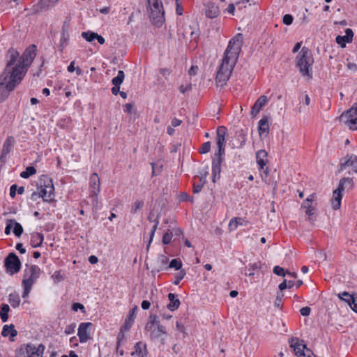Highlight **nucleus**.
Wrapping results in <instances>:
<instances>
[{
  "label": "nucleus",
  "mask_w": 357,
  "mask_h": 357,
  "mask_svg": "<svg viewBox=\"0 0 357 357\" xmlns=\"http://www.w3.org/2000/svg\"><path fill=\"white\" fill-rule=\"evenodd\" d=\"M243 43L242 33H237L229 40L216 73L215 82L218 86L222 87L227 84L238 61Z\"/></svg>",
  "instance_id": "1"
},
{
  "label": "nucleus",
  "mask_w": 357,
  "mask_h": 357,
  "mask_svg": "<svg viewBox=\"0 0 357 357\" xmlns=\"http://www.w3.org/2000/svg\"><path fill=\"white\" fill-rule=\"evenodd\" d=\"M36 56L35 45L29 46L21 56L17 50L10 48L6 56V68L23 79Z\"/></svg>",
  "instance_id": "2"
},
{
  "label": "nucleus",
  "mask_w": 357,
  "mask_h": 357,
  "mask_svg": "<svg viewBox=\"0 0 357 357\" xmlns=\"http://www.w3.org/2000/svg\"><path fill=\"white\" fill-rule=\"evenodd\" d=\"M22 78L5 67L0 75V102H3Z\"/></svg>",
  "instance_id": "3"
},
{
  "label": "nucleus",
  "mask_w": 357,
  "mask_h": 357,
  "mask_svg": "<svg viewBox=\"0 0 357 357\" xmlns=\"http://www.w3.org/2000/svg\"><path fill=\"white\" fill-rule=\"evenodd\" d=\"M296 66L304 77H312L314 59L311 51L306 47H302L296 58Z\"/></svg>",
  "instance_id": "4"
},
{
  "label": "nucleus",
  "mask_w": 357,
  "mask_h": 357,
  "mask_svg": "<svg viewBox=\"0 0 357 357\" xmlns=\"http://www.w3.org/2000/svg\"><path fill=\"white\" fill-rule=\"evenodd\" d=\"M40 268L38 266L26 264L22 281V285L24 289L22 293L23 298L29 296L33 285L40 278Z\"/></svg>",
  "instance_id": "5"
},
{
  "label": "nucleus",
  "mask_w": 357,
  "mask_h": 357,
  "mask_svg": "<svg viewBox=\"0 0 357 357\" xmlns=\"http://www.w3.org/2000/svg\"><path fill=\"white\" fill-rule=\"evenodd\" d=\"M150 18L155 26L160 27L162 25L165 21V11L162 3L159 0H153Z\"/></svg>",
  "instance_id": "6"
},
{
  "label": "nucleus",
  "mask_w": 357,
  "mask_h": 357,
  "mask_svg": "<svg viewBox=\"0 0 357 357\" xmlns=\"http://www.w3.org/2000/svg\"><path fill=\"white\" fill-rule=\"evenodd\" d=\"M54 187L51 178L44 176L43 178L40 179L39 196L43 198L44 202H50L54 195Z\"/></svg>",
  "instance_id": "7"
},
{
  "label": "nucleus",
  "mask_w": 357,
  "mask_h": 357,
  "mask_svg": "<svg viewBox=\"0 0 357 357\" xmlns=\"http://www.w3.org/2000/svg\"><path fill=\"white\" fill-rule=\"evenodd\" d=\"M54 187L51 178L44 176L43 178L40 179L39 196L43 198L44 202H50L54 195Z\"/></svg>",
  "instance_id": "8"
},
{
  "label": "nucleus",
  "mask_w": 357,
  "mask_h": 357,
  "mask_svg": "<svg viewBox=\"0 0 357 357\" xmlns=\"http://www.w3.org/2000/svg\"><path fill=\"white\" fill-rule=\"evenodd\" d=\"M345 171V174L354 175L357 174V156L354 154L347 155L340 163L339 172Z\"/></svg>",
  "instance_id": "9"
},
{
  "label": "nucleus",
  "mask_w": 357,
  "mask_h": 357,
  "mask_svg": "<svg viewBox=\"0 0 357 357\" xmlns=\"http://www.w3.org/2000/svg\"><path fill=\"white\" fill-rule=\"evenodd\" d=\"M45 347L42 344L38 347L29 343L19 349L17 357H43Z\"/></svg>",
  "instance_id": "10"
},
{
  "label": "nucleus",
  "mask_w": 357,
  "mask_h": 357,
  "mask_svg": "<svg viewBox=\"0 0 357 357\" xmlns=\"http://www.w3.org/2000/svg\"><path fill=\"white\" fill-rule=\"evenodd\" d=\"M340 120L351 130H357V102L340 116Z\"/></svg>",
  "instance_id": "11"
},
{
  "label": "nucleus",
  "mask_w": 357,
  "mask_h": 357,
  "mask_svg": "<svg viewBox=\"0 0 357 357\" xmlns=\"http://www.w3.org/2000/svg\"><path fill=\"white\" fill-rule=\"evenodd\" d=\"M4 263L7 273L11 275L18 273L21 268L20 260L14 252H11L7 256Z\"/></svg>",
  "instance_id": "12"
},
{
  "label": "nucleus",
  "mask_w": 357,
  "mask_h": 357,
  "mask_svg": "<svg viewBox=\"0 0 357 357\" xmlns=\"http://www.w3.org/2000/svg\"><path fill=\"white\" fill-rule=\"evenodd\" d=\"M145 330L149 333V337L151 340H160L162 344H164L165 338L164 335H166L167 332L165 326L160 325L157 326H151V325L146 326Z\"/></svg>",
  "instance_id": "13"
},
{
  "label": "nucleus",
  "mask_w": 357,
  "mask_h": 357,
  "mask_svg": "<svg viewBox=\"0 0 357 357\" xmlns=\"http://www.w3.org/2000/svg\"><path fill=\"white\" fill-rule=\"evenodd\" d=\"M289 346L291 348L293 349L295 355L298 357H305V351L306 345L304 344V341L302 340H300L298 337H291L289 340Z\"/></svg>",
  "instance_id": "14"
},
{
  "label": "nucleus",
  "mask_w": 357,
  "mask_h": 357,
  "mask_svg": "<svg viewBox=\"0 0 357 357\" xmlns=\"http://www.w3.org/2000/svg\"><path fill=\"white\" fill-rule=\"evenodd\" d=\"M92 323L83 322L81 323L78 328L77 335L79 336L80 342H86L90 338L89 330L91 328Z\"/></svg>",
  "instance_id": "15"
},
{
  "label": "nucleus",
  "mask_w": 357,
  "mask_h": 357,
  "mask_svg": "<svg viewBox=\"0 0 357 357\" xmlns=\"http://www.w3.org/2000/svg\"><path fill=\"white\" fill-rule=\"evenodd\" d=\"M267 156V152L263 149L258 151L256 153V159L257 165H259V169L263 170L266 176L268 174V167H265L268 162Z\"/></svg>",
  "instance_id": "16"
},
{
  "label": "nucleus",
  "mask_w": 357,
  "mask_h": 357,
  "mask_svg": "<svg viewBox=\"0 0 357 357\" xmlns=\"http://www.w3.org/2000/svg\"><path fill=\"white\" fill-rule=\"evenodd\" d=\"M15 143V139L12 136H9L6 138L3 145L1 155L0 157V162H4L6 160V155L11 151Z\"/></svg>",
  "instance_id": "17"
},
{
  "label": "nucleus",
  "mask_w": 357,
  "mask_h": 357,
  "mask_svg": "<svg viewBox=\"0 0 357 357\" xmlns=\"http://www.w3.org/2000/svg\"><path fill=\"white\" fill-rule=\"evenodd\" d=\"M100 178L96 173L91 174L89 180L90 194L98 195L100 192Z\"/></svg>",
  "instance_id": "18"
},
{
  "label": "nucleus",
  "mask_w": 357,
  "mask_h": 357,
  "mask_svg": "<svg viewBox=\"0 0 357 357\" xmlns=\"http://www.w3.org/2000/svg\"><path fill=\"white\" fill-rule=\"evenodd\" d=\"M354 36V32L353 31L348 28L345 30V35L342 36H337L336 37V43L339 44L342 47H344L347 43H351L352 42Z\"/></svg>",
  "instance_id": "19"
},
{
  "label": "nucleus",
  "mask_w": 357,
  "mask_h": 357,
  "mask_svg": "<svg viewBox=\"0 0 357 357\" xmlns=\"http://www.w3.org/2000/svg\"><path fill=\"white\" fill-rule=\"evenodd\" d=\"M137 309V307L135 306L130 310L129 314L126 319L125 324L121 328V333H123L124 331H128L131 328L135 318V312Z\"/></svg>",
  "instance_id": "20"
},
{
  "label": "nucleus",
  "mask_w": 357,
  "mask_h": 357,
  "mask_svg": "<svg viewBox=\"0 0 357 357\" xmlns=\"http://www.w3.org/2000/svg\"><path fill=\"white\" fill-rule=\"evenodd\" d=\"M268 101V98L266 96H260L255 102L251 109V114L253 116H255L260 110L263 108V107L266 104Z\"/></svg>",
  "instance_id": "21"
},
{
  "label": "nucleus",
  "mask_w": 357,
  "mask_h": 357,
  "mask_svg": "<svg viewBox=\"0 0 357 357\" xmlns=\"http://www.w3.org/2000/svg\"><path fill=\"white\" fill-rule=\"evenodd\" d=\"M223 159L213 158L212 162V176L213 181L215 182L216 179H219L221 172V165Z\"/></svg>",
  "instance_id": "22"
},
{
  "label": "nucleus",
  "mask_w": 357,
  "mask_h": 357,
  "mask_svg": "<svg viewBox=\"0 0 357 357\" xmlns=\"http://www.w3.org/2000/svg\"><path fill=\"white\" fill-rule=\"evenodd\" d=\"M205 14L207 17L213 19L218 16L220 9L214 3L208 2L206 4Z\"/></svg>",
  "instance_id": "23"
},
{
  "label": "nucleus",
  "mask_w": 357,
  "mask_h": 357,
  "mask_svg": "<svg viewBox=\"0 0 357 357\" xmlns=\"http://www.w3.org/2000/svg\"><path fill=\"white\" fill-rule=\"evenodd\" d=\"M148 351L146 349V344L142 342H138L135 344L134 347V351L132 352V356H147Z\"/></svg>",
  "instance_id": "24"
},
{
  "label": "nucleus",
  "mask_w": 357,
  "mask_h": 357,
  "mask_svg": "<svg viewBox=\"0 0 357 357\" xmlns=\"http://www.w3.org/2000/svg\"><path fill=\"white\" fill-rule=\"evenodd\" d=\"M342 190L338 188L333 191V195L331 200V205L334 210L340 208L341 206V200L342 199Z\"/></svg>",
  "instance_id": "25"
},
{
  "label": "nucleus",
  "mask_w": 357,
  "mask_h": 357,
  "mask_svg": "<svg viewBox=\"0 0 357 357\" xmlns=\"http://www.w3.org/2000/svg\"><path fill=\"white\" fill-rule=\"evenodd\" d=\"M177 297V295L173 293H169L168 294V299L169 301V303L167 305V307L169 310L174 311L178 308L181 303Z\"/></svg>",
  "instance_id": "26"
},
{
  "label": "nucleus",
  "mask_w": 357,
  "mask_h": 357,
  "mask_svg": "<svg viewBox=\"0 0 357 357\" xmlns=\"http://www.w3.org/2000/svg\"><path fill=\"white\" fill-rule=\"evenodd\" d=\"M354 183L351 178L344 177L340 179L338 188L342 191L350 190L354 188Z\"/></svg>",
  "instance_id": "27"
},
{
  "label": "nucleus",
  "mask_w": 357,
  "mask_h": 357,
  "mask_svg": "<svg viewBox=\"0 0 357 357\" xmlns=\"http://www.w3.org/2000/svg\"><path fill=\"white\" fill-rule=\"evenodd\" d=\"M44 235L42 233H33L31 237V245L33 248H38L42 245Z\"/></svg>",
  "instance_id": "28"
},
{
  "label": "nucleus",
  "mask_w": 357,
  "mask_h": 357,
  "mask_svg": "<svg viewBox=\"0 0 357 357\" xmlns=\"http://www.w3.org/2000/svg\"><path fill=\"white\" fill-rule=\"evenodd\" d=\"M317 202H316V195L315 194L312 193L310 195L307 199H305L302 204H301V208H304L305 210L311 208L314 206H316Z\"/></svg>",
  "instance_id": "29"
},
{
  "label": "nucleus",
  "mask_w": 357,
  "mask_h": 357,
  "mask_svg": "<svg viewBox=\"0 0 357 357\" xmlns=\"http://www.w3.org/2000/svg\"><path fill=\"white\" fill-rule=\"evenodd\" d=\"M227 128L225 126H219L217 129V145H225V135Z\"/></svg>",
  "instance_id": "30"
},
{
  "label": "nucleus",
  "mask_w": 357,
  "mask_h": 357,
  "mask_svg": "<svg viewBox=\"0 0 357 357\" xmlns=\"http://www.w3.org/2000/svg\"><path fill=\"white\" fill-rule=\"evenodd\" d=\"M268 130V117L265 116L259 121V134L260 137H261L264 133L267 134Z\"/></svg>",
  "instance_id": "31"
},
{
  "label": "nucleus",
  "mask_w": 357,
  "mask_h": 357,
  "mask_svg": "<svg viewBox=\"0 0 357 357\" xmlns=\"http://www.w3.org/2000/svg\"><path fill=\"white\" fill-rule=\"evenodd\" d=\"M10 335L11 337H14L17 335V331L14 328V325L10 324V326L4 325L1 332V335L3 337H7Z\"/></svg>",
  "instance_id": "32"
},
{
  "label": "nucleus",
  "mask_w": 357,
  "mask_h": 357,
  "mask_svg": "<svg viewBox=\"0 0 357 357\" xmlns=\"http://www.w3.org/2000/svg\"><path fill=\"white\" fill-rule=\"evenodd\" d=\"M8 301L13 307L15 308L18 307L20 303L19 294L16 292L10 294L8 296Z\"/></svg>",
  "instance_id": "33"
},
{
  "label": "nucleus",
  "mask_w": 357,
  "mask_h": 357,
  "mask_svg": "<svg viewBox=\"0 0 357 357\" xmlns=\"http://www.w3.org/2000/svg\"><path fill=\"white\" fill-rule=\"evenodd\" d=\"M10 310V307L7 304H2L1 305L0 317L3 322L8 321V313Z\"/></svg>",
  "instance_id": "34"
},
{
  "label": "nucleus",
  "mask_w": 357,
  "mask_h": 357,
  "mask_svg": "<svg viewBox=\"0 0 357 357\" xmlns=\"http://www.w3.org/2000/svg\"><path fill=\"white\" fill-rule=\"evenodd\" d=\"M125 74L123 70H119L117 76L114 77L112 80V83L114 86H120L123 82Z\"/></svg>",
  "instance_id": "35"
},
{
  "label": "nucleus",
  "mask_w": 357,
  "mask_h": 357,
  "mask_svg": "<svg viewBox=\"0 0 357 357\" xmlns=\"http://www.w3.org/2000/svg\"><path fill=\"white\" fill-rule=\"evenodd\" d=\"M356 296L355 295H351L347 291H344L342 294H339V297L340 299L346 301L349 305L350 306V304L354 302L355 298Z\"/></svg>",
  "instance_id": "36"
},
{
  "label": "nucleus",
  "mask_w": 357,
  "mask_h": 357,
  "mask_svg": "<svg viewBox=\"0 0 357 357\" xmlns=\"http://www.w3.org/2000/svg\"><path fill=\"white\" fill-rule=\"evenodd\" d=\"M10 222L13 223V225L14 226V228H13L14 234L16 236L20 237L23 233V228L22 227V225L20 223H18L17 222H16L15 220H13V219H10Z\"/></svg>",
  "instance_id": "37"
},
{
  "label": "nucleus",
  "mask_w": 357,
  "mask_h": 357,
  "mask_svg": "<svg viewBox=\"0 0 357 357\" xmlns=\"http://www.w3.org/2000/svg\"><path fill=\"white\" fill-rule=\"evenodd\" d=\"M315 206L305 210V215L307 216V220L310 222V224H314V221L316 220V215H315Z\"/></svg>",
  "instance_id": "38"
},
{
  "label": "nucleus",
  "mask_w": 357,
  "mask_h": 357,
  "mask_svg": "<svg viewBox=\"0 0 357 357\" xmlns=\"http://www.w3.org/2000/svg\"><path fill=\"white\" fill-rule=\"evenodd\" d=\"M36 173V169L35 167L32 166L27 167L25 171H23L20 174V176L24 178H27L29 176L35 174Z\"/></svg>",
  "instance_id": "39"
},
{
  "label": "nucleus",
  "mask_w": 357,
  "mask_h": 357,
  "mask_svg": "<svg viewBox=\"0 0 357 357\" xmlns=\"http://www.w3.org/2000/svg\"><path fill=\"white\" fill-rule=\"evenodd\" d=\"M82 36L88 42H92L98 36V33L92 31L82 32Z\"/></svg>",
  "instance_id": "40"
},
{
  "label": "nucleus",
  "mask_w": 357,
  "mask_h": 357,
  "mask_svg": "<svg viewBox=\"0 0 357 357\" xmlns=\"http://www.w3.org/2000/svg\"><path fill=\"white\" fill-rule=\"evenodd\" d=\"M157 326L161 325L156 314H151L146 326Z\"/></svg>",
  "instance_id": "41"
},
{
  "label": "nucleus",
  "mask_w": 357,
  "mask_h": 357,
  "mask_svg": "<svg viewBox=\"0 0 357 357\" xmlns=\"http://www.w3.org/2000/svg\"><path fill=\"white\" fill-rule=\"evenodd\" d=\"M59 0H41L40 4L42 8L49 9L52 7Z\"/></svg>",
  "instance_id": "42"
},
{
  "label": "nucleus",
  "mask_w": 357,
  "mask_h": 357,
  "mask_svg": "<svg viewBox=\"0 0 357 357\" xmlns=\"http://www.w3.org/2000/svg\"><path fill=\"white\" fill-rule=\"evenodd\" d=\"M68 40H69V33H61V39H60V44H59V47H61V51L63 50V49L67 46L68 43Z\"/></svg>",
  "instance_id": "43"
},
{
  "label": "nucleus",
  "mask_w": 357,
  "mask_h": 357,
  "mask_svg": "<svg viewBox=\"0 0 357 357\" xmlns=\"http://www.w3.org/2000/svg\"><path fill=\"white\" fill-rule=\"evenodd\" d=\"M185 271L184 270H181L178 273H177L175 275H174V284L175 285H178L180 282L183 279V278L185 277Z\"/></svg>",
  "instance_id": "44"
},
{
  "label": "nucleus",
  "mask_w": 357,
  "mask_h": 357,
  "mask_svg": "<svg viewBox=\"0 0 357 357\" xmlns=\"http://www.w3.org/2000/svg\"><path fill=\"white\" fill-rule=\"evenodd\" d=\"M182 267V263L177 259H172L169 265V268H174L176 270H180Z\"/></svg>",
  "instance_id": "45"
},
{
  "label": "nucleus",
  "mask_w": 357,
  "mask_h": 357,
  "mask_svg": "<svg viewBox=\"0 0 357 357\" xmlns=\"http://www.w3.org/2000/svg\"><path fill=\"white\" fill-rule=\"evenodd\" d=\"M210 150H211V142H206L204 143L202 145V146L199 148V152L201 154H205V153H208L210 151Z\"/></svg>",
  "instance_id": "46"
},
{
  "label": "nucleus",
  "mask_w": 357,
  "mask_h": 357,
  "mask_svg": "<svg viewBox=\"0 0 357 357\" xmlns=\"http://www.w3.org/2000/svg\"><path fill=\"white\" fill-rule=\"evenodd\" d=\"M144 206L143 201H136L134 202L132 208H131V213H136L138 210H140Z\"/></svg>",
  "instance_id": "47"
},
{
  "label": "nucleus",
  "mask_w": 357,
  "mask_h": 357,
  "mask_svg": "<svg viewBox=\"0 0 357 357\" xmlns=\"http://www.w3.org/2000/svg\"><path fill=\"white\" fill-rule=\"evenodd\" d=\"M70 17H66L62 26L61 33H68L70 28Z\"/></svg>",
  "instance_id": "48"
},
{
  "label": "nucleus",
  "mask_w": 357,
  "mask_h": 357,
  "mask_svg": "<svg viewBox=\"0 0 357 357\" xmlns=\"http://www.w3.org/2000/svg\"><path fill=\"white\" fill-rule=\"evenodd\" d=\"M218 151L215 153L214 158L223 159L222 155L225 154V145H218Z\"/></svg>",
  "instance_id": "49"
},
{
  "label": "nucleus",
  "mask_w": 357,
  "mask_h": 357,
  "mask_svg": "<svg viewBox=\"0 0 357 357\" xmlns=\"http://www.w3.org/2000/svg\"><path fill=\"white\" fill-rule=\"evenodd\" d=\"M52 278H53L54 283H58L63 280V276L61 274V271H55L52 275Z\"/></svg>",
  "instance_id": "50"
},
{
  "label": "nucleus",
  "mask_w": 357,
  "mask_h": 357,
  "mask_svg": "<svg viewBox=\"0 0 357 357\" xmlns=\"http://www.w3.org/2000/svg\"><path fill=\"white\" fill-rule=\"evenodd\" d=\"M238 220H242V219L241 218H234L229 221L228 227L230 231L236 229Z\"/></svg>",
  "instance_id": "51"
},
{
  "label": "nucleus",
  "mask_w": 357,
  "mask_h": 357,
  "mask_svg": "<svg viewBox=\"0 0 357 357\" xmlns=\"http://www.w3.org/2000/svg\"><path fill=\"white\" fill-rule=\"evenodd\" d=\"M124 337V335L123 333H119V335H118V341H117V345H116V351L117 353H119L121 356H123L124 352H123V349H119V347H120V344H121V340H123Z\"/></svg>",
  "instance_id": "52"
},
{
  "label": "nucleus",
  "mask_w": 357,
  "mask_h": 357,
  "mask_svg": "<svg viewBox=\"0 0 357 357\" xmlns=\"http://www.w3.org/2000/svg\"><path fill=\"white\" fill-rule=\"evenodd\" d=\"M273 273L277 275H279V276H285L286 275V273L284 270L283 268L279 266H276L273 268Z\"/></svg>",
  "instance_id": "53"
},
{
  "label": "nucleus",
  "mask_w": 357,
  "mask_h": 357,
  "mask_svg": "<svg viewBox=\"0 0 357 357\" xmlns=\"http://www.w3.org/2000/svg\"><path fill=\"white\" fill-rule=\"evenodd\" d=\"M172 237V232L167 231L165 234H164V235L162 236V243L165 245L169 244L171 242Z\"/></svg>",
  "instance_id": "54"
},
{
  "label": "nucleus",
  "mask_w": 357,
  "mask_h": 357,
  "mask_svg": "<svg viewBox=\"0 0 357 357\" xmlns=\"http://www.w3.org/2000/svg\"><path fill=\"white\" fill-rule=\"evenodd\" d=\"M76 328V324L75 323H73L71 324L68 325L64 331V333L66 335L72 334L75 332V329Z\"/></svg>",
  "instance_id": "55"
},
{
  "label": "nucleus",
  "mask_w": 357,
  "mask_h": 357,
  "mask_svg": "<svg viewBox=\"0 0 357 357\" xmlns=\"http://www.w3.org/2000/svg\"><path fill=\"white\" fill-rule=\"evenodd\" d=\"M90 197L92 198L93 208L97 211L99 208L98 195H93L90 194Z\"/></svg>",
  "instance_id": "56"
},
{
  "label": "nucleus",
  "mask_w": 357,
  "mask_h": 357,
  "mask_svg": "<svg viewBox=\"0 0 357 357\" xmlns=\"http://www.w3.org/2000/svg\"><path fill=\"white\" fill-rule=\"evenodd\" d=\"M282 22L286 25H290L293 22V17L291 15L286 14L283 16Z\"/></svg>",
  "instance_id": "57"
},
{
  "label": "nucleus",
  "mask_w": 357,
  "mask_h": 357,
  "mask_svg": "<svg viewBox=\"0 0 357 357\" xmlns=\"http://www.w3.org/2000/svg\"><path fill=\"white\" fill-rule=\"evenodd\" d=\"M284 294L282 293H278L275 301L274 302V305L275 307H280L282 305V301Z\"/></svg>",
  "instance_id": "58"
},
{
  "label": "nucleus",
  "mask_w": 357,
  "mask_h": 357,
  "mask_svg": "<svg viewBox=\"0 0 357 357\" xmlns=\"http://www.w3.org/2000/svg\"><path fill=\"white\" fill-rule=\"evenodd\" d=\"M72 309H73V310H74L75 312H77L78 310H82V312L84 311V305L79 303H75L73 304Z\"/></svg>",
  "instance_id": "59"
},
{
  "label": "nucleus",
  "mask_w": 357,
  "mask_h": 357,
  "mask_svg": "<svg viewBox=\"0 0 357 357\" xmlns=\"http://www.w3.org/2000/svg\"><path fill=\"white\" fill-rule=\"evenodd\" d=\"M310 312H311V309L309 307H303L300 310L301 314L304 317H307V316L310 315Z\"/></svg>",
  "instance_id": "60"
},
{
  "label": "nucleus",
  "mask_w": 357,
  "mask_h": 357,
  "mask_svg": "<svg viewBox=\"0 0 357 357\" xmlns=\"http://www.w3.org/2000/svg\"><path fill=\"white\" fill-rule=\"evenodd\" d=\"M160 73L167 79V77L171 74V70L169 68H165L160 69Z\"/></svg>",
  "instance_id": "61"
},
{
  "label": "nucleus",
  "mask_w": 357,
  "mask_h": 357,
  "mask_svg": "<svg viewBox=\"0 0 357 357\" xmlns=\"http://www.w3.org/2000/svg\"><path fill=\"white\" fill-rule=\"evenodd\" d=\"M192 89V86L190 84L186 85V86H184V85H181L179 88V91L181 93H185L186 91H190Z\"/></svg>",
  "instance_id": "62"
},
{
  "label": "nucleus",
  "mask_w": 357,
  "mask_h": 357,
  "mask_svg": "<svg viewBox=\"0 0 357 357\" xmlns=\"http://www.w3.org/2000/svg\"><path fill=\"white\" fill-rule=\"evenodd\" d=\"M17 185L16 184H14V185H12L10 186V196L12 197V198H14L15 197V195H16V190H17Z\"/></svg>",
  "instance_id": "63"
},
{
  "label": "nucleus",
  "mask_w": 357,
  "mask_h": 357,
  "mask_svg": "<svg viewBox=\"0 0 357 357\" xmlns=\"http://www.w3.org/2000/svg\"><path fill=\"white\" fill-rule=\"evenodd\" d=\"M350 307L354 312H357V296L354 302L350 304Z\"/></svg>",
  "instance_id": "64"
}]
</instances>
